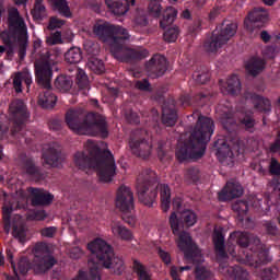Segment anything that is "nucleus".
<instances>
[{"label": "nucleus", "mask_w": 280, "mask_h": 280, "mask_svg": "<svg viewBox=\"0 0 280 280\" xmlns=\"http://www.w3.org/2000/svg\"><path fill=\"white\" fill-rule=\"evenodd\" d=\"M198 220L196 213L191 210H185L183 212H172L168 219L170 226L173 235H177L176 244L179 250L185 254L186 259L195 264V275L197 280H209L211 272L200 265L202 259V253L194 244L191 236L187 232H180L183 224L185 226H194Z\"/></svg>", "instance_id": "obj_1"}, {"label": "nucleus", "mask_w": 280, "mask_h": 280, "mask_svg": "<svg viewBox=\"0 0 280 280\" xmlns=\"http://www.w3.org/2000/svg\"><path fill=\"white\" fill-rule=\"evenodd\" d=\"M93 34L103 40L109 43V50L116 60L128 62V60H143L150 52L145 48H129L124 45V40L130 38L128 30L119 25H113L104 20H98L93 26Z\"/></svg>", "instance_id": "obj_2"}, {"label": "nucleus", "mask_w": 280, "mask_h": 280, "mask_svg": "<svg viewBox=\"0 0 280 280\" xmlns=\"http://www.w3.org/2000/svg\"><path fill=\"white\" fill-rule=\"evenodd\" d=\"M106 144L101 142L95 143L93 140H88L84 144V150L79 151L73 156V163L79 170H94L101 183H110L115 176L117 166L115 165V158L108 150L102 151Z\"/></svg>", "instance_id": "obj_3"}, {"label": "nucleus", "mask_w": 280, "mask_h": 280, "mask_svg": "<svg viewBox=\"0 0 280 280\" xmlns=\"http://www.w3.org/2000/svg\"><path fill=\"white\" fill-rule=\"evenodd\" d=\"M211 135H213V120L209 117L199 116L195 128L189 132L182 136V139L186 141H179L176 150V158L183 161H189L194 159H202L205 156V150H207V143L211 141Z\"/></svg>", "instance_id": "obj_4"}, {"label": "nucleus", "mask_w": 280, "mask_h": 280, "mask_svg": "<svg viewBox=\"0 0 280 280\" xmlns=\"http://www.w3.org/2000/svg\"><path fill=\"white\" fill-rule=\"evenodd\" d=\"M60 58V52L56 50L43 49V52L36 57L35 73L38 84L44 86L38 97V104L42 108H54L58 97L51 92V71Z\"/></svg>", "instance_id": "obj_5"}, {"label": "nucleus", "mask_w": 280, "mask_h": 280, "mask_svg": "<svg viewBox=\"0 0 280 280\" xmlns=\"http://www.w3.org/2000/svg\"><path fill=\"white\" fill-rule=\"evenodd\" d=\"M82 115H84L82 108L69 109L66 113V124L74 135H86L89 137L100 135L103 139L108 137V125L104 116L89 113L82 119Z\"/></svg>", "instance_id": "obj_6"}, {"label": "nucleus", "mask_w": 280, "mask_h": 280, "mask_svg": "<svg viewBox=\"0 0 280 280\" xmlns=\"http://www.w3.org/2000/svg\"><path fill=\"white\" fill-rule=\"evenodd\" d=\"M4 45L14 49L20 47V57L25 56V49L27 48V26L25 21L19 14V10L12 8L9 10V31H4L0 34Z\"/></svg>", "instance_id": "obj_7"}, {"label": "nucleus", "mask_w": 280, "mask_h": 280, "mask_svg": "<svg viewBox=\"0 0 280 280\" xmlns=\"http://www.w3.org/2000/svg\"><path fill=\"white\" fill-rule=\"evenodd\" d=\"M237 34V23L225 21L222 26L212 32L211 37L203 44L208 54H218L233 36Z\"/></svg>", "instance_id": "obj_8"}, {"label": "nucleus", "mask_w": 280, "mask_h": 280, "mask_svg": "<svg viewBox=\"0 0 280 280\" xmlns=\"http://www.w3.org/2000/svg\"><path fill=\"white\" fill-rule=\"evenodd\" d=\"M115 207L121 212L124 222L129 226L137 224L135 217V195L128 186H120L116 191Z\"/></svg>", "instance_id": "obj_9"}, {"label": "nucleus", "mask_w": 280, "mask_h": 280, "mask_svg": "<svg viewBox=\"0 0 280 280\" xmlns=\"http://www.w3.org/2000/svg\"><path fill=\"white\" fill-rule=\"evenodd\" d=\"M30 196L23 189L16 190L14 195L4 194V203L2 206V220L4 222V231L10 233V218L14 209H25L27 207Z\"/></svg>", "instance_id": "obj_10"}, {"label": "nucleus", "mask_w": 280, "mask_h": 280, "mask_svg": "<svg viewBox=\"0 0 280 280\" xmlns=\"http://www.w3.org/2000/svg\"><path fill=\"white\" fill-rule=\"evenodd\" d=\"M33 255L32 268L37 275H43L56 266V258L51 255V248L47 243H37L33 249Z\"/></svg>", "instance_id": "obj_11"}, {"label": "nucleus", "mask_w": 280, "mask_h": 280, "mask_svg": "<svg viewBox=\"0 0 280 280\" xmlns=\"http://www.w3.org/2000/svg\"><path fill=\"white\" fill-rule=\"evenodd\" d=\"M27 106L21 100H14L9 106V119L11 124L12 135L21 131L23 128V121L27 119Z\"/></svg>", "instance_id": "obj_12"}, {"label": "nucleus", "mask_w": 280, "mask_h": 280, "mask_svg": "<svg viewBox=\"0 0 280 280\" xmlns=\"http://www.w3.org/2000/svg\"><path fill=\"white\" fill-rule=\"evenodd\" d=\"M214 148L217 151V158L221 163H226L229 165V161H232L233 158L240 156V143L236 142L232 145L226 144V141L224 139H218L214 143Z\"/></svg>", "instance_id": "obj_13"}, {"label": "nucleus", "mask_w": 280, "mask_h": 280, "mask_svg": "<svg viewBox=\"0 0 280 280\" xmlns=\"http://www.w3.org/2000/svg\"><path fill=\"white\" fill-rule=\"evenodd\" d=\"M254 244H256L258 252H253L250 256H238L237 261L249 264V266H255L257 268L259 264H268V249L264 248V245L260 244L258 238L254 240Z\"/></svg>", "instance_id": "obj_14"}, {"label": "nucleus", "mask_w": 280, "mask_h": 280, "mask_svg": "<svg viewBox=\"0 0 280 280\" xmlns=\"http://www.w3.org/2000/svg\"><path fill=\"white\" fill-rule=\"evenodd\" d=\"M141 178V176L138 178L137 185L138 198L142 205H145V207H152L156 200L158 192L156 190H153L148 194V185H150V178H145L144 182H142Z\"/></svg>", "instance_id": "obj_15"}, {"label": "nucleus", "mask_w": 280, "mask_h": 280, "mask_svg": "<svg viewBox=\"0 0 280 280\" xmlns=\"http://www.w3.org/2000/svg\"><path fill=\"white\" fill-rule=\"evenodd\" d=\"M27 194L33 207H45V205H51L54 201V195L47 190L38 188H28Z\"/></svg>", "instance_id": "obj_16"}, {"label": "nucleus", "mask_w": 280, "mask_h": 280, "mask_svg": "<svg viewBox=\"0 0 280 280\" xmlns=\"http://www.w3.org/2000/svg\"><path fill=\"white\" fill-rule=\"evenodd\" d=\"M244 23L247 30H252V27H264V24L268 23V11L261 8L254 9L249 12Z\"/></svg>", "instance_id": "obj_17"}, {"label": "nucleus", "mask_w": 280, "mask_h": 280, "mask_svg": "<svg viewBox=\"0 0 280 280\" xmlns=\"http://www.w3.org/2000/svg\"><path fill=\"white\" fill-rule=\"evenodd\" d=\"M43 161L45 165L50 167H60L62 165V155H60V147L54 143L51 147L44 148Z\"/></svg>", "instance_id": "obj_18"}, {"label": "nucleus", "mask_w": 280, "mask_h": 280, "mask_svg": "<svg viewBox=\"0 0 280 280\" xmlns=\"http://www.w3.org/2000/svg\"><path fill=\"white\" fill-rule=\"evenodd\" d=\"M250 242V236L244 232H234L230 235L228 241V253L231 257H235V244H238L242 248H246Z\"/></svg>", "instance_id": "obj_19"}, {"label": "nucleus", "mask_w": 280, "mask_h": 280, "mask_svg": "<svg viewBox=\"0 0 280 280\" xmlns=\"http://www.w3.org/2000/svg\"><path fill=\"white\" fill-rule=\"evenodd\" d=\"M7 259L8 261H10L13 272L15 275V277H9L8 280H19V272L20 275H27V270L32 268V265H30L27 258H22L19 261L16 268V265H14V254L12 253V249H7Z\"/></svg>", "instance_id": "obj_20"}, {"label": "nucleus", "mask_w": 280, "mask_h": 280, "mask_svg": "<svg viewBox=\"0 0 280 280\" xmlns=\"http://www.w3.org/2000/svg\"><path fill=\"white\" fill-rule=\"evenodd\" d=\"M244 194L242 185L237 182H229L225 187L219 192V200L226 201L233 198H240Z\"/></svg>", "instance_id": "obj_21"}, {"label": "nucleus", "mask_w": 280, "mask_h": 280, "mask_svg": "<svg viewBox=\"0 0 280 280\" xmlns=\"http://www.w3.org/2000/svg\"><path fill=\"white\" fill-rule=\"evenodd\" d=\"M147 70L149 73H154L155 75H163L167 71V59L162 55H154L150 61L147 63Z\"/></svg>", "instance_id": "obj_22"}, {"label": "nucleus", "mask_w": 280, "mask_h": 280, "mask_svg": "<svg viewBox=\"0 0 280 280\" xmlns=\"http://www.w3.org/2000/svg\"><path fill=\"white\" fill-rule=\"evenodd\" d=\"M136 1L137 0H105V4L113 14L121 16L128 12L130 5H135Z\"/></svg>", "instance_id": "obj_23"}, {"label": "nucleus", "mask_w": 280, "mask_h": 280, "mask_svg": "<svg viewBox=\"0 0 280 280\" xmlns=\"http://www.w3.org/2000/svg\"><path fill=\"white\" fill-rule=\"evenodd\" d=\"M223 95H237L242 91V83L237 75H232L226 81H220Z\"/></svg>", "instance_id": "obj_24"}, {"label": "nucleus", "mask_w": 280, "mask_h": 280, "mask_svg": "<svg viewBox=\"0 0 280 280\" xmlns=\"http://www.w3.org/2000/svg\"><path fill=\"white\" fill-rule=\"evenodd\" d=\"M223 231L224 230L222 228L215 226L213 232V237H212L217 257H219L220 259H226V252L224 250Z\"/></svg>", "instance_id": "obj_25"}, {"label": "nucleus", "mask_w": 280, "mask_h": 280, "mask_svg": "<svg viewBox=\"0 0 280 280\" xmlns=\"http://www.w3.org/2000/svg\"><path fill=\"white\" fill-rule=\"evenodd\" d=\"M131 152L136 154V156H140L141 159H148L150 156V152L152 150V147L145 142V141H135L131 140L129 142Z\"/></svg>", "instance_id": "obj_26"}, {"label": "nucleus", "mask_w": 280, "mask_h": 280, "mask_svg": "<svg viewBox=\"0 0 280 280\" xmlns=\"http://www.w3.org/2000/svg\"><path fill=\"white\" fill-rule=\"evenodd\" d=\"M112 233L115 237L118 240H122L124 242H131L133 240L132 231H130L128 228L124 226L119 222H114L112 224Z\"/></svg>", "instance_id": "obj_27"}, {"label": "nucleus", "mask_w": 280, "mask_h": 280, "mask_svg": "<svg viewBox=\"0 0 280 280\" xmlns=\"http://www.w3.org/2000/svg\"><path fill=\"white\" fill-rule=\"evenodd\" d=\"M177 119L178 115H176V110H174V104H172L171 107L164 105L162 108V121L164 126H175Z\"/></svg>", "instance_id": "obj_28"}, {"label": "nucleus", "mask_w": 280, "mask_h": 280, "mask_svg": "<svg viewBox=\"0 0 280 280\" xmlns=\"http://www.w3.org/2000/svg\"><path fill=\"white\" fill-rule=\"evenodd\" d=\"M23 82L26 84V86H30V84H32V74H30V72L23 71L14 74L13 86L16 93H21L23 91V89L21 88V84H23Z\"/></svg>", "instance_id": "obj_29"}, {"label": "nucleus", "mask_w": 280, "mask_h": 280, "mask_svg": "<svg viewBox=\"0 0 280 280\" xmlns=\"http://www.w3.org/2000/svg\"><path fill=\"white\" fill-rule=\"evenodd\" d=\"M158 189H160L162 210L166 213V211H170V202L172 197V192L170 191V186L165 184H160L158 186Z\"/></svg>", "instance_id": "obj_30"}, {"label": "nucleus", "mask_w": 280, "mask_h": 280, "mask_svg": "<svg viewBox=\"0 0 280 280\" xmlns=\"http://www.w3.org/2000/svg\"><path fill=\"white\" fill-rule=\"evenodd\" d=\"M266 67V61L259 58H252L247 63H246V71L250 75H257L258 73H261L264 71V68Z\"/></svg>", "instance_id": "obj_31"}, {"label": "nucleus", "mask_w": 280, "mask_h": 280, "mask_svg": "<svg viewBox=\"0 0 280 280\" xmlns=\"http://www.w3.org/2000/svg\"><path fill=\"white\" fill-rule=\"evenodd\" d=\"M132 270L137 275L138 280H152V275H150L145 266L137 259H132Z\"/></svg>", "instance_id": "obj_32"}, {"label": "nucleus", "mask_w": 280, "mask_h": 280, "mask_svg": "<svg viewBox=\"0 0 280 280\" xmlns=\"http://www.w3.org/2000/svg\"><path fill=\"white\" fill-rule=\"evenodd\" d=\"M178 12L176 9L168 7L164 13H163V19L160 21V27L165 30V27H168V25H172L174 21L176 20Z\"/></svg>", "instance_id": "obj_33"}, {"label": "nucleus", "mask_w": 280, "mask_h": 280, "mask_svg": "<svg viewBox=\"0 0 280 280\" xmlns=\"http://www.w3.org/2000/svg\"><path fill=\"white\" fill-rule=\"evenodd\" d=\"M65 58L66 62L70 65H78L82 60V50L78 47H72L66 52Z\"/></svg>", "instance_id": "obj_34"}, {"label": "nucleus", "mask_w": 280, "mask_h": 280, "mask_svg": "<svg viewBox=\"0 0 280 280\" xmlns=\"http://www.w3.org/2000/svg\"><path fill=\"white\" fill-rule=\"evenodd\" d=\"M228 277L233 280H248V271L243 270L240 267H228Z\"/></svg>", "instance_id": "obj_35"}, {"label": "nucleus", "mask_w": 280, "mask_h": 280, "mask_svg": "<svg viewBox=\"0 0 280 280\" xmlns=\"http://www.w3.org/2000/svg\"><path fill=\"white\" fill-rule=\"evenodd\" d=\"M255 108L260 112H268L270 110V101L268 98H264L259 95H253L250 97Z\"/></svg>", "instance_id": "obj_36"}, {"label": "nucleus", "mask_w": 280, "mask_h": 280, "mask_svg": "<svg viewBox=\"0 0 280 280\" xmlns=\"http://www.w3.org/2000/svg\"><path fill=\"white\" fill-rule=\"evenodd\" d=\"M88 67L91 71H93V73H96L97 75H101V73H104V71H106L104 62L96 57L89 58Z\"/></svg>", "instance_id": "obj_37"}, {"label": "nucleus", "mask_w": 280, "mask_h": 280, "mask_svg": "<svg viewBox=\"0 0 280 280\" xmlns=\"http://www.w3.org/2000/svg\"><path fill=\"white\" fill-rule=\"evenodd\" d=\"M50 3L54 5L55 10L59 11V14L63 16H71V9H69V4H67V0H50Z\"/></svg>", "instance_id": "obj_38"}, {"label": "nucleus", "mask_w": 280, "mask_h": 280, "mask_svg": "<svg viewBox=\"0 0 280 280\" xmlns=\"http://www.w3.org/2000/svg\"><path fill=\"white\" fill-rule=\"evenodd\" d=\"M184 178L186 183H198L200 180V170L196 167L186 170Z\"/></svg>", "instance_id": "obj_39"}, {"label": "nucleus", "mask_w": 280, "mask_h": 280, "mask_svg": "<svg viewBox=\"0 0 280 280\" xmlns=\"http://www.w3.org/2000/svg\"><path fill=\"white\" fill-rule=\"evenodd\" d=\"M31 14L35 21H40L45 16V5H43V0H36Z\"/></svg>", "instance_id": "obj_40"}, {"label": "nucleus", "mask_w": 280, "mask_h": 280, "mask_svg": "<svg viewBox=\"0 0 280 280\" xmlns=\"http://www.w3.org/2000/svg\"><path fill=\"white\" fill-rule=\"evenodd\" d=\"M233 211L238 213V218L242 222H244V215L248 211V202L246 201H237L232 206Z\"/></svg>", "instance_id": "obj_41"}, {"label": "nucleus", "mask_w": 280, "mask_h": 280, "mask_svg": "<svg viewBox=\"0 0 280 280\" xmlns=\"http://www.w3.org/2000/svg\"><path fill=\"white\" fill-rule=\"evenodd\" d=\"M55 86L59 89V91H69L71 89V80L65 75H59L55 81Z\"/></svg>", "instance_id": "obj_42"}, {"label": "nucleus", "mask_w": 280, "mask_h": 280, "mask_svg": "<svg viewBox=\"0 0 280 280\" xmlns=\"http://www.w3.org/2000/svg\"><path fill=\"white\" fill-rule=\"evenodd\" d=\"M77 84H78L79 89H81L83 91H89V89H90L89 77H86V74L82 70H80L77 75Z\"/></svg>", "instance_id": "obj_43"}, {"label": "nucleus", "mask_w": 280, "mask_h": 280, "mask_svg": "<svg viewBox=\"0 0 280 280\" xmlns=\"http://www.w3.org/2000/svg\"><path fill=\"white\" fill-rule=\"evenodd\" d=\"M178 38V27L173 26L164 32V40L166 43H176Z\"/></svg>", "instance_id": "obj_44"}, {"label": "nucleus", "mask_w": 280, "mask_h": 280, "mask_svg": "<svg viewBox=\"0 0 280 280\" xmlns=\"http://www.w3.org/2000/svg\"><path fill=\"white\" fill-rule=\"evenodd\" d=\"M24 170L26 174H28L30 176H33L34 178H38V174H39L38 168L34 166V162H32V160L26 161L24 165Z\"/></svg>", "instance_id": "obj_45"}, {"label": "nucleus", "mask_w": 280, "mask_h": 280, "mask_svg": "<svg viewBox=\"0 0 280 280\" xmlns=\"http://www.w3.org/2000/svg\"><path fill=\"white\" fill-rule=\"evenodd\" d=\"M149 12L152 16H160L161 14V4H159V0H152L149 4Z\"/></svg>", "instance_id": "obj_46"}, {"label": "nucleus", "mask_w": 280, "mask_h": 280, "mask_svg": "<svg viewBox=\"0 0 280 280\" xmlns=\"http://www.w3.org/2000/svg\"><path fill=\"white\" fill-rule=\"evenodd\" d=\"M46 43L47 45H60L62 43V35L60 32H56L47 37Z\"/></svg>", "instance_id": "obj_47"}, {"label": "nucleus", "mask_w": 280, "mask_h": 280, "mask_svg": "<svg viewBox=\"0 0 280 280\" xmlns=\"http://www.w3.org/2000/svg\"><path fill=\"white\" fill-rule=\"evenodd\" d=\"M45 218H47V213H45L44 210H36L27 214V220L40 221L45 220Z\"/></svg>", "instance_id": "obj_48"}, {"label": "nucleus", "mask_w": 280, "mask_h": 280, "mask_svg": "<svg viewBox=\"0 0 280 280\" xmlns=\"http://www.w3.org/2000/svg\"><path fill=\"white\" fill-rule=\"evenodd\" d=\"M242 126H245L247 130H250L253 126H255V120L253 119V116L250 114H245L244 118L241 119Z\"/></svg>", "instance_id": "obj_49"}, {"label": "nucleus", "mask_w": 280, "mask_h": 280, "mask_svg": "<svg viewBox=\"0 0 280 280\" xmlns=\"http://www.w3.org/2000/svg\"><path fill=\"white\" fill-rule=\"evenodd\" d=\"M65 25V21L58 18H51L49 21L48 30H56L58 27H62Z\"/></svg>", "instance_id": "obj_50"}, {"label": "nucleus", "mask_w": 280, "mask_h": 280, "mask_svg": "<svg viewBox=\"0 0 280 280\" xmlns=\"http://www.w3.org/2000/svg\"><path fill=\"white\" fill-rule=\"evenodd\" d=\"M183 270H189V266L180 267L179 269H178V267H172L171 268L172 279H174V280L180 279V276L178 275V272H183Z\"/></svg>", "instance_id": "obj_51"}, {"label": "nucleus", "mask_w": 280, "mask_h": 280, "mask_svg": "<svg viewBox=\"0 0 280 280\" xmlns=\"http://www.w3.org/2000/svg\"><path fill=\"white\" fill-rule=\"evenodd\" d=\"M269 172L275 176H280V164L277 162V160H271Z\"/></svg>", "instance_id": "obj_52"}, {"label": "nucleus", "mask_w": 280, "mask_h": 280, "mask_svg": "<svg viewBox=\"0 0 280 280\" xmlns=\"http://www.w3.org/2000/svg\"><path fill=\"white\" fill-rule=\"evenodd\" d=\"M136 89L139 91H152V86L148 82V80L137 81Z\"/></svg>", "instance_id": "obj_53"}, {"label": "nucleus", "mask_w": 280, "mask_h": 280, "mask_svg": "<svg viewBox=\"0 0 280 280\" xmlns=\"http://www.w3.org/2000/svg\"><path fill=\"white\" fill-rule=\"evenodd\" d=\"M13 235L20 238V242H25V228H14Z\"/></svg>", "instance_id": "obj_54"}, {"label": "nucleus", "mask_w": 280, "mask_h": 280, "mask_svg": "<svg viewBox=\"0 0 280 280\" xmlns=\"http://www.w3.org/2000/svg\"><path fill=\"white\" fill-rule=\"evenodd\" d=\"M158 253H159V256H160V259H162V261L164 264H170L172 261V256H170V253L159 248L158 249Z\"/></svg>", "instance_id": "obj_55"}, {"label": "nucleus", "mask_w": 280, "mask_h": 280, "mask_svg": "<svg viewBox=\"0 0 280 280\" xmlns=\"http://www.w3.org/2000/svg\"><path fill=\"white\" fill-rule=\"evenodd\" d=\"M276 277L277 275H275V272H272L270 269L264 270L261 273L262 280H275Z\"/></svg>", "instance_id": "obj_56"}, {"label": "nucleus", "mask_w": 280, "mask_h": 280, "mask_svg": "<svg viewBox=\"0 0 280 280\" xmlns=\"http://www.w3.org/2000/svg\"><path fill=\"white\" fill-rule=\"evenodd\" d=\"M42 235L44 237H54L56 235V228H45L42 230Z\"/></svg>", "instance_id": "obj_57"}, {"label": "nucleus", "mask_w": 280, "mask_h": 280, "mask_svg": "<svg viewBox=\"0 0 280 280\" xmlns=\"http://www.w3.org/2000/svg\"><path fill=\"white\" fill-rule=\"evenodd\" d=\"M183 205V199L180 198H175L173 200V213H180V206Z\"/></svg>", "instance_id": "obj_58"}, {"label": "nucleus", "mask_w": 280, "mask_h": 280, "mask_svg": "<svg viewBox=\"0 0 280 280\" xmlns=\"http://www.w3.org/2000/svg\"><path fill=\"white\" fill-rule=\"evenodd\" d=\"M81 256H82V249L80 247H74L70 253V257L72 259H80Z\"/></svg>", "instance_id": "obj_59"}, {"label": "nucleus", "mask_w": 280, "mask_h": 280, "mask_svg": "<svg viewBox=\"0 0 280 280\" xmlns=\"http://www.w3.org/2000/svg\"><path fill=\"white\" fill-rule=\"evenodd\" d=\"M222 124L224 128L229 129V124H233V118L229 115H225V117L222 118Z\"/></svg>", "instance_id": "obj_60"}, {"label": "nucleus", "mask_w": 280, "mask_h": 280, "mask_svg": "<svg viewBox=\"0 0 280 280\" xmlns=\"http://www.w3.org/2000/svg\"><path fill=\"white\" fill-rule=\"evenodd\" d=\"M267 232L270 235H277V225H273L272 223L267 224Z\"/></svg>", "instance_id": "obj_61"}, {"label": "nucleus", "mask_w": 280, "mask_h": 280, "mask_svg": "<svg viewBox=\"0 0 280 280\" xmlns=\"http://www.w3.org/2000/svg\"><path fill=\"white\" fill-rule=\"evenodd\" d=\"M265 58H275V48H267V51L265 52Z\"/></svg>", "instance_id": "obj_62"}, {"label": "nucleus", "mask_w": 280, "mask_h": 280, "mask_svg": "<svg viewBox=\"0 0 280 280\" xmlns=\"http://www.w3.org/2000/svg\"><path fill=\"white\" fill-rule=\"evenodd\" d=\"M260 38H261V40H264V43H268V40H270V34H268V32L264 31L260 34Z\"/></svg>", "instance_id": "obj_63"}, {"label": "nucleus", "mask_w": 280, "mask_h": 280, "mask_svg": "<svg viewBox=\"0 0 280 280\" xmlns=\"http://www.w3.org/2000/svg\"><path fill=\"white\" fill-rule=\"evenodd\" d=\"M207 78H208L207 74H200L197 78V82H199V84H205L207 82Z\"/></svg>", "instance_id": "obj_64"}]
</instances>
